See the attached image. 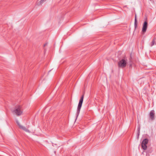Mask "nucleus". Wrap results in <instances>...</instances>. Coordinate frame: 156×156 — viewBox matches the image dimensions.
<instances>
[{
    "label": "nucleus",
    "instance_id": "obj_1",
    "mask_svg": "<svg viewBox=\"0 0 156 156\" xmlns=\"http://www.w3.org/2000/svg\"><path fill=\"white\" fill-rule=\"evenodd\" d=\"M23 110L22 107L21 106L18 105L15 107L12 112L17 116H19L22 114Z\"/></svg>",
    "mask_w": 156,
    "mask_h": 156
},
{
    "label": "nucleus",
    "instance_id": "obj_2",
    "mask_svg": "<svg viewBox=\"0 0 156 156\" xmlns=\"http://www.w3.org/2000/svg\"><path fill=\"white\" fill-rule=\"evenodd\" d=\"M84 98V95H83L81 97L80 99V100L78 104V106L77 107V116L80 113L81 108V107L82 104L83 103V99Z\"/></svg>",
    "mask_w": 156,
    "mask_h": 156
},
{
    "label": "nucleus",
    "instance_id": "obj_3",
    "mask_svg": "<svg viewBox=\"0 0 156 156\" xmlns=\"http://www.w3.org/2000/svg\"><path fill=\"white\" fill-rule=\"evenodd\" d=\"M126 64L127 60L124 59H122L118 62V66L119 67L123 68L126 66Z\"/></svg>",
    "mask_w": 156,
    "mask_h": 156
},
{
    "label": "nucleus",
    "instance_id": "obj_4",
    "mask_svg": "<svg viewBox=\"0 0 156 156\" xmlns=\"http://www.w3.org/2000/svg\"><path fill=\"white\" fill-rule=\"evenodd\" d=\"M148 142V140L147 139H145L143 140L141 144L142 148L144 150L147 149V144Z\"/></svg>",
    "mask_w": 156,
    "mask_h": 156
},
{
    "label": "nucleus",
    "instance_id": "obj_5",
    "mask_svg": "<svg viewBox=\"0 0 156 156\" xmlns=\"http://www.w3.org/2000/svg\"><path fill=\"white\" fill-rule=\"evenodd\" d=\"M148 23L147 21H145L143 23L142 29V32L144 34L146 32L147 27Z\"/></svg>",
    "mask_w": 156,
    "mask_h": 156
},
{
    "label": "nucleus",
    "instance_id": "obj_6",
    "mask_svg": "<svg viewBox=\"0 0 156 156\" xmlns=\"http://www.w3.org/2000/svg\"><path fill=\"white\" fill-rule=\"evenodd\" d=\"M149 116L151 120H153L154 119L155 113L154 110L151 111L149 114Z\"/></svg>",
    "mask_w": 156,
    "mask_h": 156
},
{
    "label": "nucleus",
    "instance_id": "obj_7",
    "mask_svg": "<svg viewBox=\"0 0 156 156\" xmlns=\"http://www.w3.org/2000/svg\"><path fill=\"white\" fill-rule=\"evenodd\" d=\"M154 45H156V37H154L152 40L150 44L151 47H152Z\"/></svg>",
    "mask_w": 156,
    "mask_h": 156
},
{
    "label": "nucleus",
    "instance_id": "obj_8",
    "mask_svg": "<svg viewBox=\"0 0 156 156\" xmlns=\"http://www.w3.org/2000/svg\"><path fill=\"white\" fill-rule=\"evenodd\" d=\"M19 127L20 129H22L26 132H30L29 130L28 129H27L25 127L21 125L20 126V127Z\"/></svg>",
    "mask_w": 156,
    "mask_h": 156
},
{
    "label": "nucleus",
    "instance_id": "obj_9",
    "mask_svg": "<svg viewBox=\"0 0 156 156\" xmlns=\"http://www.w3.org/2000/svg\"><path fill=\"white\" fill-rule=\"evenodd\" d=\"M137 25V20L135 19L134 22V26L135 28H136Z\"/></svg>",
    "mask_w": 156,
    "mask_h": 156
},
{
    "label": "nucleus",
    "instance_id": "obj_10",
    "mask_svg": "<svg viewBox=\"0 0 156 156\" xmlns=\"http://www.w3.org/2000/svg\"><path fill=\"white\" fill-rule=\"evenodd\" d=\"M16 122L18 124V125L19 126V127H20V126H21V125L20 124V123L18 121V120L16 121Z\"/></svg>",
    "mask_w": 156,
    "mask_h": 156
},
{
    "label": "nucleus",
    "instance_id": "obj_11",
    "mask_svg": "<svg viewBox=\"0 0 156 156\" xmlns=\"http://www.w3.org/2000/svg\"><path fill=\"white\" fill-rule=\"evenodd\" d=\"M45 1V0H41L40 1V4H41L42 3H43Z\"/></svg>",
    "mask_w": 156,
    "mask_h": 156
},
{
    "label": "nucleus",
    "instance_id": "obj_12",
    "mask_svg": "<svg viewBox=\"0 0 156 156\" xmlns=\"http://www.w3.org/2000/svg\"><path fill=\"white\" fill-rule=\"evenodd\" d=\"M139 133H140V130H138V133H137V136H138V137H139Z\"/></svg>",
    "mask_w": 156,
    "mask_h": 156
},
{
    "label": "nucleus",
    "instance_id": "obj_13",
    "mask_svg": "<svg viewBox=\"0 0 156 156\" xmlns=\"http://www.w3.org/2000/svg\"><path fill=\"white\" fill-rule=\"evenodd\" d=\"M135 19H136V14L135 15Z\"/></svg>",
    "mask_w": 156,
    "mask_h": 156
},
{
    "label": "nucleus",
    "instance_id": "obj_14",
    "mask_svg": "<svg viewBox=\"0 0 156 156\" xmlns=\"http://www.w3.org/2000/svg\"><path fill=\"white\" fill-rule=\"evenodd\" d=\"M131 66H132V65H131V64H130V66H129V67H131Z\"/></svg>",
    "mask_w": 156,
    "mask_h": 156
}]
</instances>
